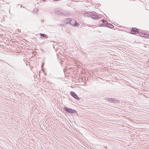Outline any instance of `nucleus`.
<instances>
[{
    "label": "nucleus",
    "instance_id": "1",
    "mask_svg": "<svg viewBox=\"0 0 149 149\" xmlns=\"http://www.w3.org/2000/svg\"><path fill=\"white\" fill-rule=\"evenodd\" d=\"M139 35L141 37L145 38H149V32L148 31H143L139 33Z\"/></svg>",
    "mask_w": 149,
    "mask_h": 149
},
{
    "label": "nucleus",
    "instance_id": "2",
    "mask_svg": "<svg viewBox=\"0 0 149 149\" xmlns=\"http://www.w3.org/2000/svg\"><path fill=\"white\" fill-rule=\"evenodd\" d=\"M64 109L66 112L71 113H74L76 112V111L75 110H73L71 108H70L67 107H65L64 108Z\"/></svg>",
    "mask_w": 149,
    "mask_h": 149
},
{
    "label": "nucleus",
    "instance_id": "3",
    "mask_svg": "<svg viewBox=\"0 0 149 149\" xmlns=\"http://www.w3.org/2000/svg\"><path fill=\"white\" fill-rule=\"evenodd\" d=\"M70 94L75 99L77 100H79L80 98L79 97L75 94L74 92L72 91L70 92Z\"/></svg>",
    "mask_w": 149,
    "mask_h": 149
},
{
    "label": "nucleus",
    "instance_id": "4",
    "mask_svg": "<svg viewBox=\"0 0 149 149\" xmlns=\"http://www.w3.org/2000/svg\"><path fill=\"white\" fill-rule=\"evenodd\" d=\"M139 31V30L135 28H132L130 31L131 33L132 34H134Z\"/></svg>",
    "mask_w": 149,
    "mask_h": 149
},
{
    "label": "nucleus",
    "instance_id": "5",
    "mask_svg": "<svg viewBox=\"0 0 149 149\" xmlns=\"http://www.w3.org/2000/svg\"><path fill=\"white\" fill-rule=\"evenodd\" d=\"M70 23L71 25L74 26L76 23V21L74 19H72L70 21Z\"/></svg>",
    "mask_w": 149,
    "mask_h": 149
},
{
    "label": "nucleus",
    "instance_id": "6",
    "mask_svg": "<svg viewBox=\"0 0 149 149\" xmlns=\"http://www.w3.org/2000/svg\"><path fill=\"white\" fill-rule=\"evenodd\" d=\"M91 17L94 19H97L98 18V17L96 16L95 15L93 14L91 15Z\"/></svg>",
    "mask_w": 149,
    "mask_h": 149
},
{
    "label": "nucleus",
    "instance_id": "7",
    "mask_svg": "<svg viewBox=\"0 0 149 149\" xmlns=\"http://www.w3.org/2000/svg\"><path fill=\"white\" fill-rule=\"evenodd\" d=\"M40 35L42 36H43L45 37L46 38H47V37L46 36V34H42V33H40Z\"/></svg>",
    "mask_w": 149,
    "mask_h": 149
},
{
    "label": "nucleus",
    "instance_id": "8",
    "mask_svg": "<svg viewBox=\"0 0 149 149\" xmlns=\"http://www.w3.org/2000/svg\"><path fill=\"white\" fill-rule=\"evenodd\" d=\"M79 24L77 22H76V23H75V24L74 26H79Z\"/></svg>",
    "mask_w": 149,
    "mask_h": 149
},
{
    "label": "nucleus",
    "instance_id": "9",
    "mask_svg": "<svg viewBox=\"0 0 149 149\" xmlns=\"http://www.w3.org/2000/svg\"><path fill=\"white\" fill-rule=\"evenodd\" d=\"M109 27H111V28H113V26L111 24H109Z\"/></svg>",
    "mask_w": 149,
    "mask_h": 149
}]
</instances>
